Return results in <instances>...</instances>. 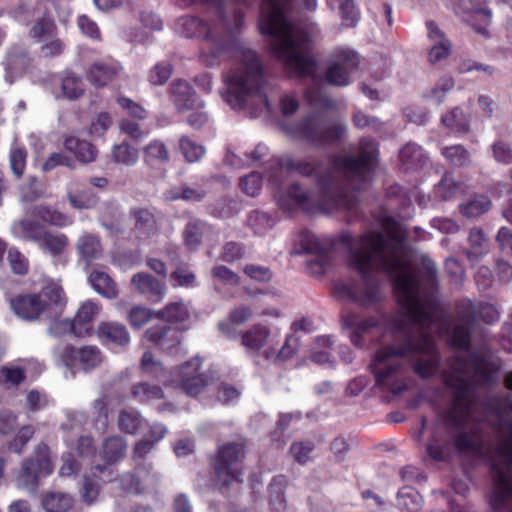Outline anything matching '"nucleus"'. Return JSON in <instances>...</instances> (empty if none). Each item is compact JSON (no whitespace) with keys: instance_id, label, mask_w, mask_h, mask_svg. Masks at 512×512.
Returning a JSON list of instances; mask_svg holds the SVG:
<instances>
[{"instance_id":"obj_1","label":"nucleus","mask_w":512,"mask_h":512,"mask_svg":"<svg viewBox=\"0 0 512 512\" xmlns=\"http://www.w3.org/2000/svg\"><path fill=\"white\" fill-rule=\"evenodd\" d=\"M340 239L348 245V263L359 279L336 283L335 295L363 307L373 306L382 299L377 273L385 271L393 279L403 310V315L387 323L388 328L403 339L380 348L372 361L377 385L393 394L404 391L409 379L408 363L421 378L435 375L440 357L432 332L438 330L436 322L440 313L433 292L436 285L434 262L422 258L420 277L408 258L398 230L390 236L368 232L358 238L344 233Z\"/></svg>"},{"instance_id":"obj_2","label":"nucleus","mask_w":512,"mask_h":512,"mask_svg":"<svg viewBox=\"0 0 512 512\" xmlns=\"http://www.w3.org/2000/svg\"><path fill=\"white\" fill-rule=\"evenodd\" d=\"M478 315L487 323L496 322L500 317L497 308L491 304L477 305L466 301L459 307L458 317L449 331L452 345L463 351L456 355L444 377L446 385L454 390L453 402L436 417L426 447L427 454L435 461L448 460L453 449L475 451L479 444L469 393L474 383L492 381L499 365L484 347L476 353L467 351Z\"/></svg>"},{"instance_id":"obj_3","label":"nucleus","mask_w":512,"mask_h":512,"mask_svg":"<svg viewBox=\"0 0 512 512\" xmlns=\"http://www.w3.org/2000/svg\"><path fill=\"white\" fill-rule=\"evenodd\" d=\"M290 0H266L259 16V29L270 38L274 55L285 69L297 77H311L315 84L322 81L316 62L308 55L309 34L292 23L288 11ZM359 56L350 50L341 51L327 67L323 81L344 87L349 84L350 72L357 67Z\"/></svg>"},{"instance_id":"obj_4","label":"nucleus","mask_w":512,"mask_h":512,"mask_svg":"<svg viewBox=\"0 0 512 512\" xmlns=\"http://www.w3.org/2000/svg\"><path fill=\"white\" fill-rule=\"evenodd\" d=\"M279 169H286L303 176L314 175L318 187V192L315 193L304 190L298 184L290 186L286 193L277 196V202L283 210L291 211L295 207L307 212H313L316 209L351 210L355 205L352 197L340 191L337 179L330 171L322 175L320 167L308 160L286 156L279 162Z\"/></svg>"},{"instance_id":"obj_5","label":"nucleus","mask_w":512,"mask_h":512,"mask_svg":"<svg viewBox=\"0 0 512 512\" xmlns=\"http://www.w3.org/2000/svg\"><path fill=\"white\" fill-rule=\"evenodd\" d=\"M189 4L205 3L214 8L218 19L204 22L198 17L183 16L175 24L176 31L187 38L198 37L206 41L207 65H212V59L224 52L232 41L233 30L243 23V13L238 4H247L249 0H186ZM266 0H263L261 7ZM262 8H260V11Z\"/></svg>"},{"instance_id":"obj_6","label":"nucleus","mask_w":512,"mask_h":512,"mask_svg":"<svg viewBox=\"0 0 512 512\" xmlns=\"http://www.w3.org/2000/svg\"><path fill=\"white\" fill-rule=\"evenodd\" d=\"M239 63L236 68L224 76L225 91L222 99L233 109H254L262 112L269 109L264 92L262 63L257 54L239 45Z\"/></svg>"},{"instance_id":"obj_7","label":"nucleus","mask_w":512,"mask_h":512,"mask_svg":"<svg viewBox=\"0 0 512 512\" xmlns=\"http://www.w3.org/2000/svg\"><path fill=\"white\" fill-rule=\"evenodd\" d=\"M512 410V402L497 401L486 421L499 432L497 456L492 463L493 488L489 504L491 512H512V419L504 409Z\"/></svg>"},{"instance_id":"obj_8","label":"nucleus","mask_w":512,"mask_h":512,"mask_svg":"<svg viewBox=\"0 0 512 512\" xmlns=\"http://www.w3.org/2000/svg\"><path fill=\"white\" fill-rule=\"evenodd\" d=\"M306 100L316 111L307 115L300 123L291 127L289 133L312 145L328 144L339 139L346 131L344 124L328 126L324 113L336 110L338 103L316 89L306 92Z\"/></svg>"},{"instance_id":"obj_9","label":"nucleus","mask_w":512,"mask_h":512,"mask_svg":"<svg viewBox=\"0 0 512 512\" xmlns=\"http://www.w3.org/2000/svg\"><path fill=\"white\" fill-rule=\"evenodd\" d=\"M377 156V145L373 139L362 138L359 141V154L336 157L333 161L335 169L360 189L370 175Z\"/></svg>"},{"instance_id":"obj_10","label":"nucleus","mask_w":512,"mask_h":512,"mask_svg":"<svg viewBox=\"0 0 512 512\" xmlns=\"http://www.w3.org/2000/svg\"><path fill=\"white\" fill-rule=\"evenodd\" d=\"M244 455L245 443L243 440L227 442L219 446L213 469L216 479L222 485L239 481V463Z\"/></svg>"},{"instance_id":"obj_11","label":"nucleus","mask_w":512,"mask_h":512,"mask_svg":"<svg viewBox=\"0 0 512 512\" xmlns=\"http://www.w3.org/2000/svg\"><path fill=\"white\" fill-rule=\"evenodd\" d=\"M201 365L200 358H191L178 367L171 379L165 380L166 385L179 387L190 396L200 394L209 382L207 373L200 372Z\"/></svg>"},{"instance_id":"obj_12","label":"nucleus","mask_w":512,"mask_h":512,"mask_svg":"<svg viewBox=\"0 0 512 512\" xmlns=\"http://www.w3.org/2000/svg\"><path fill=\"white\" fill-rule=\"evenodd\" d=\"M53 469L48 446L40 444L35 455L23 462L17 476V484L21 488L34 490L39 477L51 474Z\"/></svg>"},{"instance_id":"obj_13","label":"nucleus","mask_w":512,"mask_h":512,"mask_svg":"<svg viewBox=\"0 0 512 512\" xmlns=\"http://www.w3.org/2000/svg\"><path fill=\"white\" fill-rule=\"evenodd\" d=\"M61 361L67 367H78L84 372L97 368L104 360V356L97 346L87 345L81 348L65 346L59 353Z\"/></svg>"},{"instance_id":"obj_14","label":"nucleus","mask_w":512,"mask_h":512,"mask_svg":"<svg viewBox=\"0 0 512 512\" xmlns=\"http://www.w3.org/2000/svg\"><path fill=\"white\" fill-rule=\"evenodd\" d=\"M279 337V329L256 324L242 335V344L249 350L260 351L261 356L267 359V352L278 344Z\"/></svg>"},{"instance_id":"obj_15","label":"nucleus","mask_w":512,"mask_h":512,"mask_svg":"<svg viewBox=\"0 0 512 512\" xmlns=\"http://www.w3.org/2000/svg\"><path fill=\"white\" fill-rule=\"evenodd\" d=\"M144 337L167 353L178 352L181 343V332L168 325H156L150 327L144 333Z\"/></svg>"},{"instance_id":"obj_16","label":"nucleus","mask_w":512,"mask_h":512,"mask_svg":"<svg viewBox=\"0 0 512 512\" xmlns=\"http://www.w3.org/2000/svg\"><path fill=\"white\" fill-rule=\"evenodd\" d=\"M171 100L178 112L183 113L191 109L204 108V102L195 96V91L184 80H174L171 83Z\"/></svg>"},{"instance_id":"obj_17","label":"nucleus","mask_w":512,"mask_h":512,"mask_svg":"<svg viewBox=\"0 0 512 512\" xmlns=\"http://www.w3.org/2000/svg\"><path fill=\"white\" fill-rule=\"evenodd\" d=\"M45 304L37 294L19 295L11 300V308L24 320H36L41 316L47 318Z\"/></svg>"},{"instance_id":"obj_18","label":"nucleus","mask_w":512,"mask_h":512,"mask_svg":"<svg viewBox=\"0 0 512 512\" xmlns=\"http://www.w3.org/2000/svg\"><path fill=\"white\" fill-rule=\"evenodd\" d=\"M131 284L140 294L153 302H160L165 297V284L145 272L134 274Z\"/></svg>"},{"instance_id":"obj_19","label":"nucleus","mask_w":512,"mask_h":512,"mask_svg":"<svg viewBox=\"0 0 512 512\" xmlns=\"http://www.w3.org/2000/svg\"><path fill=\"white\" fill-rule=\"evenodd\" d=\"M428 38L431 42L429 61L436 63L446 59L451 52V42L433 21L427 22Z\"/></svg>"},{"instance_id":"obj_20","label":"nucleus","mask_w":512,"mask_h":512,"mask_svg":"<svg viewBox=\"0 0 512 512\" xmlns=\"http://www.w3.org/2000/svg\"><path fill=\"white\" fill-rule=\"evenodd\" d=\"M30 64L27 52L21 47H13L7 54L3 65L5 67V79L13 83L14 79L21 75Z\"/></svg>"},{"instance_id":"obj_21","label":"nucleus","mask_w":512,"mask_h":512,"mask_svg":"<svg viewBox=\"0 0 512 512\" xmlns=\"http://www.w3.org/2000/svg\"><path fill=\"white\" fill-rule=\"evenodd\" d=\"M37 295L41 297L46 306L47 318L57 316L66 302L62 287L54 282L44 286Z\"/></svg>"},{"instance_id":"obj_22","label":"nucleus","mask_w":512,"mask_h":512,"mask_svg":"<svg viewBox=\"0 0 512 512\" xmlns=\"http://www.w3.org/2000/svg\"><path fill=\"white\" fill-rule=\"evenodd\" d=\"M120 69L117 63L98 61L90 66L87 79L93 86L103 87L118 76Z\"/></svg>"},{"instance_id":"obj_23","label":"nucleus","mask_w":512,"mask_h":512,"mask_svg":"<svg viewBox=\"0 0 512 512\" xmlns=\"http://www.w3.org/2000/svg\"><path fill=\"white\" fill-rule=\"evenodd\" d=\"M99 311V305L91 300H87L80 305L73 319L76 325L77 337H85L91 333L92 323Z\"/></svg>"},{"instance_id":"obj_24","label":"nucleus","mask_w":512,"mask_h":512,"mask_svg":"<svg viewBox=\"0 0 512 512\" xmlns=\"http://www.w3.org/2000/svg\"><path fill=\"white\" fill-rule=\"evenodd\" d=\"M127 450V442L124 437L112 435L105 438L102 442L101 456L108 465L106 471L111 474L110 467L114 463L124 458Z\"/></svg>"},{"instance_id":"obj_25","label":"nucleus","mask_w":512,"mask_h":512,"mask_svg":"<svg viewBox=\"0 0 512 512\" xmlns=\"http://www.w3.org/2000/svg\"><path fill=\"white\" fill-rule=\"evenodd\" d=\"M76 250L87 265L98 260L103 253L102 245L98 236L90 233H83L76 242Z\"/></svg>"},{"instance_id":"obj_26","label":"nucleus","mask_w":512,"mask_h":512,"mask_svg":"<svg viewBox=\"0 0 512 512\" xmlns=\"http://www.w3.org/2000/svg\"><path fill=\"white\" fill-rule=\"evenodd\" d=\"M56 35L57 26L46 10L42 12L29 30V37L37 42L48 41Z\"/></svg>"},{"instance_id":"obj_27","label":"nucleus","mask_w":512,"mask_h":512,"mask_svg":"<svg viewBox=\"0 0 512 512\" xmlns=\"http://www.w3.org/2000/svg\"><path fill=\"white\" fill-rule=\"evenodd\" d=\"M88 281L91 287L101 296L108 299L117 297V285L106 272L93 270L88 277Z\"/></svg>"},{"instance_id":"obj_28","label":"nucleus","mask_w":512,"mask_h":512,"mask_svg":"<svg viewBox=\"0 0 512 512\" xmlns=\"http://www.w3.org/2000/svg\"><path fill=\"white\" fill-rule=\"evenodd\" d=\"M130 396L134 401L144 404L162 399L164 391L159 385L141 381L131 386Z\"/></svg>"},{"instance_id":"obj_29","label":"nucleus","mask_w":512,"mask_h":512,"mask_svg":"<svg viewBox=\"0 0 512 512\" xmlns=\"http://www.w3.org/2000/svg\"><path fill=\"white\" fill-rule=\"evenodd\" d=\"M143 160L149 166H160L170 160V152L161 140H152L143 148Z\"/></svg>"},{"instance_id":"obj_30","label":"nucleus","mask_w":512,"mask_h":512,"mask_svg":"<svg viewBox=\"0 0 512 512\" xmlns=\"http://www.w3.org/2000/svg\"><path fill=\"white\" fill-rule=\"evenodd\" d=\"M74 505V498L62 491L47 492L42 500L46 512H68Z\"/></svg>"},{"instance_id":"obj_31","label":"nucleus","mask_w":512,"mask_h":512,"mask_svg":"<svg viewBox=\"0 0 512 512\" xmlns=\"http://www.w3.org/2000/svg\"><path fill=\"white\" fill-rule=\"evenodd\" d=\"M98 336L120 346H125L130 341L126 327L116 322L101 323L98 327Z\"/></svg>"},{"instance_id":"obj_32","label":"nucleus","mask_w":512,"mask_h":512,"mask_svg":"<svg viewBox=\"0 0 512 512\" xmlns=\"http://www.w3.org/2000/svg\"><path fill=\"white\" fill-rule=\"evenodd\" d=\"M469 121V116L459 107L451 109L441 117L442 125L456 134L469 132Z\"/></svg>"},{"instance_id":"obj_33","label":"nucleus","mask_w":512,"mask_h":512,"mask_svg":"<svg viewBox=\"0 0 512 512\" xmlns=\"http://www.w3.org/2000/svg\"><path fill=\"white\" fill-rule=\"evenodd\" d=\"M145 422L140 412L135 409H123L117 418L118 429L131 435L136 434Z\"/></svg>"},{"instance_id":"obj_34","label":"nucleus","mask_w":512,"mask_h":512,"mask_svg":"<svg viewBox=\"0 0 512 512\" xmlns=\"http://www.w3.org/2000/svg\"><path fill=\"white\" fill-rule=\"evenodd\" d=\"M469 243L470 248L467 250L466 255L472 262L477 261L489 251V240L483 231L477 227L470 230Z\"/></svg>"},{"instance_id":"obj_35","label":"nucleus","mask_w":512,"mask_h":512,"mask_svg":"<svg viewBox=\"0 0 512 512\" xmlns=\"http://www.w3.org/2000/svg\"><path fill=\"white\" fill-rule=\"evenodd\" d=\"M190 316V310L182 300L168 303L161 310H157V319H164L171 323H181Z\"/></svg>"},{"instance_id":"obj_36","label":"nucleus","mask_w":512,"mask_h":512,"mask_svg":"<svg viewBox=\"0 0 512 512\" xmlns=\"http://www.w3.org/2000/svg\"><path fill=\"white\" fill-rule=\"evenodd\" d=\"M64 146L67 150L73 152L76 157L84 163H90L97 157V149L90 142L85 140L69 137L65 140Z\"/></svg>"},{"instance_id":"obj_37","label":"nucleus","mask_w":512,"mask_h":512,"mask_svg":"<svg viewBox=\"0 0 512 512\" xmlns=\"http://www.w3.org/2000/svg\"><path fill=\"white\" fill-rule=\"evenodd\" d=\"M68 244L69 240L66 235L46 231L38 246L43 252L55 257L61 255L68 247Z\"/></svg>"},{"instance_id":"obj_38","label":"nucleus","mask_w":512,"mask_h":512,"mask_svg":"<svg viewBox=\"0 0 512 512\" xmlns=\"http://www.w3.org/2000/svg\"><path fill=\"white\" fill-rule=\"evenodd\" d=\"M298 349V339L293 335H287L283 344L279 346V343L269 349L267 352V360L272 362H283L291 359Z\"/></svg>"},{"instance_id":"obj_39","label":"nucleus","mask_w":512,"mask_h":512,"mask_svg":"<svg viewBox=\"0 0 512 512\" xmlns=\"http://www.w3.org/2000/svg\"><path fill=\"white\" fill-rule=\"evenodd\" d=\"M14 231L23 240L33 241L39 245L47 230L35 221L22 220L14 225Z\"/></svg>"},{"instance_id":"obj_40","label":"nucleus","mask_w":512,"mask_h":512,"mask_svg":"<svg viewBox=\"0 0 512 512\" xmlns=\"http://www.w3.org/2000/svg\"><path fill=\"white\" fill-rule=\"evenodd\" d=\"M61 90L63 96L70 99H78L84 93V84L80 76L72 71H65L61 76Z\"/></svg>"},{"instance_id":"obj_41","label":"nucleus","mask_w":512,"mask_h":512,"mask_svg":"<svg viewBox=\"0 0 512 512\" xmlns=\"http://www.w3.org/2000/svg\"><path fill=\"white\" fill-rule=\"evenodd\" d=\"M491 208V201L485 195H474L460 204L461 213L474 218L486 213Z\"/></svg>"},{"instance_id":"obj_42","label":"nucleus","mask_w":512,"mask_h":512,"mask_svg":"<svg viewBox=\"0 0 512 512\" xmlns=\"http://www.w3.org/2000/svg\"><path fill=\"white\" fill-rule=\"evenodd\" d=\"M427 159L422 148L414 143H408L400 151V160L407 169L421 167L427 162Z\"/></svg>"},{"instance_id":"obj_43","label":"nucleus","mask_w":512,"mask_h":512,"mask_svg":"<svg viewBox=\"0 0 512 512\" xmlns=\"http://www.w3.org/2000/svg\"><path fill=\"white\" fill-rule=\"evenodd\" d=\"M208 231L209 227L205 222L200 220L189 221L183 232L185 245L189 249L197 248Z\"/></svg>"},{"instance_id":"obj_44","label":"nucleus","mask_w":512,"mask_h":512,"mask_svg":"<svg viewBox=\"0 0 512 512\" xmlns=\"http://www.w3.org/2000/svg\"><path fill=\"white\" fill-rule=\"evenodd\" d=\"M111 158L117 164L133 166L138 162L139 154L136 148L122 142L112 147Z\"/></svg>"},{"instance_id":"obj_45","label":"nucleus","mask_w":512,"mask_h":512,"mask_svg":"<svg viewBox=\"0 0 512 512\" xmlns=\"http://www.w3.org/2000/svg\"><path fill=\"white\" fill-rule=\"evenodd\" d=\"M76 451L81 458L91 462L93 469L96 472L102 474L105 473L106 470L108 469L107 465L95 464L94 461H92V459L96 456L97 450L94 441L91 437L81 436L77 441Z\"/></svg>"},{"instance_id":"obj_46","label":"nucleus","mask_w":512,"mask_h":512,"mask_svg":"<svg viewBox=\"0 0 512 512\" xmlns=\"http://www.w3.org/2000/svg\"><path fill=\"white\" fill-rule=\"evenodd\" d=\"M332 9H337L346 26H354L359 20V13L353 0H328Z\"/></svg>"},{"instance_id":"obj_47","label":"nucleus","mask_w":512,"mask_h":512,"mask_svg":"<svg viewBox=\"0 0 512 512\" xmlns=\"http://www.w3.org/2000/svg\"><path fill=\"white\" fill-rule=\"evenodd\" d=\"M135 230L140 238H146L156 230V220L148 210L140 209L134 212Z\"/></svg>"},{"instance_id":"obj_48","label":"nucleus","mask_w":512,"mask_h":512,"mask_svg":"<svg viewBox=\"0 0 512 512\" xmlns=\"http://www.w3.org/2000/svg\"><path fill=\"white\" fill-rule=\"evenodd\" d=\"M491 18L492 13L487 7H476L473 8L469 21L475 32L487 38L489 37L488 26Z\"/></svg>"},{"instance_id":"obj_49","label":"nucleus","mask_w":512,"mask_h":512,"mask_svg":"<svg viewBox=\"0 0 512 512\" xmlns=\"http://www.w3.org/2000/svg\"><path fill=\"white\" fill-rule=\"evenodd\" d=\"M455 87V81L452 77L444 76L440 78L436 84L426 92L425 97L436 103L441 104L446 98V95Z\"/></svg>"},{"instance_id":"obj_50","label":"nucleus","mask_w":512,"mask_h":512,"mask_svg":"<svg viewBox=\"0 0 512 512\" xmlns=\"http://www.w3.org/2000/svg\"><path fill=\"white\" fill-rule=\"evenodd\" d=\"M398 506L408 512H415L422 506L423 500L420 494L410 487H404L398 492Z\"/></svg>"},{"instance_id":"obj_51","label":"nucleus","mask_w":512,"mask_h":512,"mask_svg":"<svg viewBox=\"0 0 512 512\" xmlns=\"http://www.w3.org/2000/svg\"><path fill=\"white\" fill-rule=\"evenodd\" d=\"M25 380V370L16 366H3L0 369V384L7 388L19 386Z\"/></svg>"},{"instance_id":"obj_52","label":"nucleus","mask_w":512,"mask_h":512,"mask_svg":"<svg viewBox=\"0 0 512 512\" xmlns=\"http://www.w3.org/2000/svg\"><path fill=\"white\" fill-rule=\"evenodd\" d=\"M179 149L185 159L190 163L199 161L205 154V148L187 136H182L180 138Z\"/></svg>"},{"instance_id":"obj_53","label":"nucleus","mask_w":512,"mask_h":512,"mask_svg":"<svg viewBox=\"0 0 512 512\" xmlns=\"http://www.w3.org/2000/svg\"><path fill=\"white\" fill-rule=\"evenodd\" d=\"M35 213L40 219L51 225L66 226L71 224V220L68 216L48 206L36 207Z\"/></svg>"},{"instance_id":"obj_54","label":"nucleus","mask_w":512,"mask_h":512,"mask_svg":"<svg viewBox=\"0 0 512 512\" xmlns=\"http://www.w3.org/2000/svg\"><path fill=\"white\" fill-rule=\"evenodd\" d=\"M156 313V310L144 306H134L129 312L128 320L133 328L140 329L153 318H157Z\"/></svg>"},{"instance_id":"obj_55","label":"nucleus","mask_w":512,"mask_h":512,"mask_svg":"<svg viewBox=\"0 0 512 512\" xmlns=\"http://www.w3.org/2000/svg\"><path fill=\"white\" fill-rule=\"evenodd\" d=\"M461 191V183L451 174L443 176L441 181L436 186V193L443 199L448 200L454 197L458 192Z\"/></svg>"},{"instance_id":"obj_56","label":"nucleus","mask_w":512,"mask_h":512,"mask_svg":"<svg viewBox=\"0 0 512 512\" xmlns=\"http://www.w3.org/2000/svg\"><path fill=\"white\" fill-rule=\"evenodd\" d=\"M92 410L96 416L95 429L104 433L108 427V408L107 400L104 396L99 397L93 402Z\"/></svg>"},{"instance_id":"obj_57","label":"nucleus","mask_w":512,"mask_h":512,"mask_svg":"<svg viewBox=\"0 0 512 512\" xmlns=\"http://www.w3.org/2000/svg\"><path fill=\"white\" fill-rule=\"evenodd\" d=\"M442 154L455 166H465L470 162V155L468 151L461 145L445 147Z\"/></svg>"},{"instance_id":"obj_58","label":"nucleus","mask_w":512,"mask_h":512,"mask_svg":"<svg viewBox=\"0 0 512 512\" xmlns=\"http://www.w3.org/2000/svg\"><path fill=\"white\" fill-rule=\"evenodd\" d=\"M138 476L141 480V486L143 487V492L152 491L158 487L160 481V475L153 470L151 464L147 463L139 468Z\"/></svg>"},{"instance_id":"obj_59","label":"nucleus","mask_w":512,"mask_h":512,"mask_svg":"<svg viewBox=\"0 0 512 512\" xmlns=\"http://www.w3.org/2000/svg\"><path fill=\"white\" fill-rule=\"evenodd\" d=\"M247 223L256 235H262L272 227L270 217L260 211L251 212L248 216Z\"/></svg>"},{"instance_id":"obj_60","label":"nucleus","mask_w":512,"mask_h":512,"mask_svg":"<svg viewBox=\"0 0 512 512\" xmlns=\"http://www.w3.org/2000/svg\"><path fill=\"white\" fill-rule=\"evenodd\" d=\"M314 448L315 445L311 441L295 442L290 447V453L297 463L303 465L311 460Z\"/></svg>"},{"instance_id":"obj_61","label":"nucleus","mask_w":512,"mask_h":512,"mask_svg":"<svg viewBox=\"0 0 512 512\" xmlns=\"http://www.w3.org/2000/svg\"><path fill=\"white\" fill-rule=\"evenodd\" d=\"M70 205L75 209H91L98 203V197L90 191H82L78 194H68Z\"/></svg>"},{"instance_id":"obj_62","label":"nucleus","mask_w":512,"mask_h":512,"mask_svg":"<svg viewBox=\"0 0 512 512\" xmlns=\"http://www.w3.org/2000/svg\"><path fill=\"white\" fill-rule=\"evenodd\" d=\"M43 194V184L35 177L28 179L20 188V196L23 201L33 202Z\"/></svg>"},{"instance_id":"obj_63","label":"nucleus","mask_w":512,"mask_h":512,"mask_svg":"<svg viewBox=\"0 0 512 512\" xmlns=\"http://www.w3.org/2000/svg\"><path fill=\"white\" fill-rule=\"evenodd\" d=\"M7 259L14 273L23 275L28 272V259L18 249L10 248L8 250Z\"/></svg>"},{"instance_id":"obj_64","label":"nucleus","mask_w":512,"mask_h":512,"mask_svg":"<svg viewBox=\"0 0 512 512\" xmlns=\"http://www.w3.org/2000/svg\"><path fill=\"white\" fill-rule=\"evenodd\" d=\"M262 187V177L257 172H252L240 180L241 190L248 196H256Z\"/></svg>"}]
</instances>
